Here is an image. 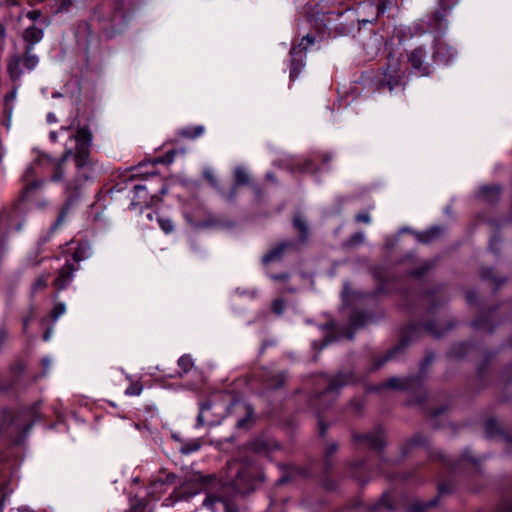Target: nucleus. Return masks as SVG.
<instances>
[{
    "label": "nucleus",
    "mask_w": 512,
    "mask_h": 512,
    "mask_svg": "<svg viewBox=\"0 0 512 512\" xmlns=\"http://www.w3.org/2000/svg\"><path fill=\"white\" fill-rule=\"evenodd\" d=\"M66 311V306L64 303H58L53 311H52V317L54 321H57L60 316H62Z\"/></svg>",
    "instance_id": "29"
},
{
    "label": "nucleus",
    "mask_w": 512,
    "mask_h": 512,
    "mask_svg": "<svg viewBox=\"0 0 512 512\" xmlns=\"http://www.w3.org/2000/svg\"><path fill=\"white\" fill-rule=\"evenodd\" d=\"M228 480L240 494H247L256 487L258 468L250 462H228Z\"/></svg>",
    "instance_id": "2"
},
{
    "label": "nucleus",
    "mask_w": 512,
    "mask_h": 512,
    "mask_svg": "<svg viewBox=\"0 0 512 512\" xmlns=\"http://www.w3.org/2000/svg\"><path fill=\"white\" fill-rule=\"evenodd\" d=\"M348 294H349L348 287L345 286L344 291L342 293V297H343L344 301H346V298L348 297Z\"/></svg>",
    "instance_id": "44"
},
{
    "label": "nucleus",
    "mask_w": 512,
    "mask_h": 512,
    "mask_svg": "<svg viewBox=\"0 0 512 512\" xmlns=\"http://www.w3.org/2000/svg\"><path fill=\"white\" fill-rule=\"evenodd\" d=\"M175 479H176V476H175L174 474H168V475L166 476L165 480H161V479L156 480V481L152 484L151 488H152V489H154V490H156V489H158V488H162V487H163L164 485H166V484H172V483H174Z\"/></svg>",
    "instance_id": "25"
},
{
    "label": "nucleus",
    "mask_w": 512,
    "mask_h": 512,
    "mask_svg": "<svg viewBox=\"0 0 512 512\" xmlns=\"http://www.w3.org/2000/svg\"><path fill=\"white\" fill-rule=\"evenodd\" d=\"M294 227L299 231L300 235L305 238L307 235V226L300 216H296L293 221Z\"/></svg>",
    "instance_id": "24"
},
{
    "label": "nucleus",
    "mask_w": 512,
    "mask_h": 512,
    "mask_svg": "<svg viewBox=\"0 0 512 512\" xmlns=\"http://www.w3.org/2000/svg\"><path fill=\"white\" fill-rule=\"evenodd\" d=\"M178 365L184 373H187L192 369L193 361L190 356L184 355L179 358Z\"/></svg>",
    "instance_id": "23"
},
{
    "label": "nucleus",
    "mask_w": 512,
    "mask_h": 512,
    "mask_svg": "<svg viewBox=\"0 0 512 512\" xmlns=\"http://www.w3.org/2000/svg\"><path fill=\"white\" fill-rule=\"evenodd\" d=\"M480 194L483 198L487 199L488 201H494L500 195V187L496 185L483 186L480 189Z\"/></svg>",
    "instance_id": "16"
},
{
    "label": "nucleus",
    "mask_w": 512,
    "mask_h": 512,
    "mask_svg": "<svg viewBox=\"0 0 512 512\" xmlns=\"http://www.w3.org/2000/svg\"><path fill=\"white\" fill-rule=\"evenodd\" d=\"M143 387L139 383L131 384L125 391L128 396H138L141 394Z\"/></svg>",
    "instance_id": "27"
},
{
    "label": "nucleus",
    "mask_w": 512,
    "mask_h": 512,
    "mask_svg": "<svg viewBox=\"0 0 512 512\" xmlns=\"http://www.w3.org/2000/svg\"><path fill=\"white\" fill-rule=\"evenodd\" d=\"M270 277L273 280H287L288 279V274L271 275Z\"/></svg>",
    "instance_id": "40"
},
{
    "label": "nucleus",
    "mask_w": 512,
    "mask_h": 512,
    "mask_svg": "<svg viewBox=\"0 0 512 512\" xmlns=\"http://www.w3.org/2000/svg\"><path fill=\"white\" fill-rule=\"evenodd\" d=\"M31 47H26L25 54L23 57L18 55H14L8 62V72L13 81L19 80L24 72V69L27 71H32L36 68L39 63V58L37 55L32 53Z\"/></svg>",
    "instance_id": "3"
},
{
    "label": "nucleus",
    "mask_w": 512,
    "mask_h": 512,
    "mask_svg": "<svg viewBox=\"0 0 512 512\" xmlns=\"http://www.w3.org/2000/svg\"><path fill=\"white\" fill-rule=\"evenodd\" d=\"M159 226L165 233H169L173 230V224L169 219H158Z\"/></svg>",
    "instance_id": "30"
},
{
    "label": "nucleus",
    "mask_w": 512,
    "mask_h": 512,
    "mask_svg": "<svg viewBox=\"0 0 512 512\" xmlns=\"http://www.w3.org/2000/svg\"><path fill=\"white\" fill-rule=\"evenodd\" d=\"M73 2V0H63V4L61 9L66 8L68 5H70Z\"/></svg>",
    "instance_id": "45"
},
{
    "label": "nucleus",
    "mask_w": 512,
    "mask_h": 512,
    "mask_svg": "<svg viewBox=\"0 0 512 512\" xmlns=\"http://www.w3.org/2000/svg\"><path fill=\"white\" fill-rule=\"evenodd\" d=\"M176 441H179L181 446L179 448V451L181 454H184V455H188V454H191L193 452H196L198 451L201 446H202V441L201 439L197 438V439H192V440H189V441H184V440H181L179 437H177L176 435H173L172 436Z\"/></svg>",
    "instance_id": "10"
},
{
    "label": "nucleus",
    "mask_w": 512,
    "mask_h": 512,
    "mask_svg": "<svg viewBox=\"0 0 512 512\" xmlns=\"http://www.w3.org/2000/svg\"><path fill=\"white\" fill-rule=\"evenodd\" d=\"M211 409V404L206 402L203 403L200 407V413L197 417V427L204 424V413Z\"/></svg>",
    "instance_id": "28"
},
{
    "label": "nucleus",
    "mask_w": 512,
    "mask_h": 512,
    "mask_svg": "<svg viewBox=\"0 0 512 512\" xmlns=\"http://www.w3.org/2000/svg\"><path fill=\"white\" fill-rule=\"evenodd\" d=\"M300 169L305 172L314 171L313 165L310 161H306Z\"/></svg>",
    "instance_id": "38"
},
{
    "label": "nucleus",
    "mask_w": 512,
    "mask_h": 512,
    "mask_svg": "<svg viewBox=\"0 0 512 512\" xmlns=\"http://www.w3.org/2000/svg\"><path fill=\"white\" fill-rule=\"evenodd\" d=\"M313 44H314V39L312 37H310L309 35H307L301 39V41L299 43V47H300V49L306 51L308 49V47Z\"/></svg>",
    "instance_id": "31"
},
{
    "label": "nucleus",
    "mask_w": 512,
    "mask_h": 512,
    "mask_svg": "<svg viewBox=\"0 0 512 512\" xmlns=\"http://www.w3.org/2000/svg\"><path fill=\"white\" fill-rule=\"evenodd\" d=\"M497 512H512V501H503L500 503Z\"/></svg>",
    "instance_id": "33"
},
{
    "label": "nucleus",
    "mask_w": 512,
    "mask_h": 512,
    "mask_svg": "<svg viewBox=\"0 0 512 512\" xmlns=\"http://www.w3.org/2000/svg\"><path fill=\"white\" fill-rule=\"evenodd\" d=\"M266 178H267L268 180H273V175H272L271 173H267V174H266Z\"/></svg>",
    "instance_id": "51"
},
{
    "label": "nucleus",
    "mask_w": 512,
    "mask_h": 512,
    "mask_svg": "<svg viewBox=\"0 0 512 512\" xmlns=\"http://www.w3.org/2000/svg\"><path fill=\"white\" fill-rule=\"evenodd\" d=\"M212 503H213V499L210 497L206 498L204 501L205 506H210V505H212Z\"/></svg>",
    "instance_id": "48"
},
{
    "label": "nucleus",
    "mask_w": 512,
    "mask_h": 512,
    "mask_svg": "<svg viewBox=\"0 0 512 512\" xmlns=\"http://www.w3.org/2000/svg\"><path fill=\"white\" fill-rule=\"evenodd\" d=\"M425 51L422 47L414 49L408 56L413 71L419 76H425L429 73V66L425 62Z\"/></svg>",
    "instance_id": "5"
},
{
    "label": "nucleus",
    "mask_w": 512,
    "mask_h": 512,
    "mask_svg": "<svg viewBox=\"0 0 512 512\" xmlns=\"http://www.w3.org/2000/svg\"><path fill=\"white\" fill-rule=\"evenodd\" d=\"M49 137H50L52 142H56L57 141V137H58V133L55 132V131H52V132H50Z\"/></svg>",
    "instance_id": "43"
},
{
    "label": "nucleus",
    "mask_w": 512,
    "mask_h": 512,
    "mask_svg": "<svg viewBox=\"0 0 512 512\" xmlns=\"http://www.w3.org/2000/svg\"><path fill=\"white\" fill-rule=\"evenodd\" d=\"M456 55L453 47L449 46L442 38H435L433 58L440 63L448 64Z\"/></svg>",
    "instance_id": "6"
},
{
    "label": "nucleus",
    "mask_w": 512,
    "mask_h": 512,
    "mask_svg": "<svg viewBox=\"0 0 512 512\" xmlns=\"http://www.w3.org/2000/svg\"><path fill=\"white\" fill-rule=\"evenodd\" d=\"M23 38L28 43L27 47L33 49V46L43 38V31L34 25L30 26L24 31Z\"/></svg>",
    "instance_id": "11"
},
{
    "label": "nucleus",
    "mask_w": 512,
    "mask_h": 512,
    "mask_svg": "<svg viewBox=\"0 0 512 512\" xmlns=\"http://www.w3.org/2000/svg\"><path fill=\"white\" fill-rule=\"evenodd\" d=\"M76 270L72 263H66L64 267L59 271L57 278L54 281V286L58 290H62L68 286L73 280V273Z\"/></svg>",
    "instance_id": "8"
},
{
    "label": "nucleus",
    "mask_w": 512,
    "mask_h": 512,
    "mask_svg": "<svg viewBox=\"0 0 512 512\" xmlns=\"http://www.w3.org/2000/svg\"><path fill=\"white\" fill-rule=\"evenodd\" d=\"M290 53L292 55V61H291V67H290V78L293 80L298 77L303 64L300 63V61L296 59L297 54L300 53V51H298L296 47H293L291 49Z\"/></svg>",
    "instance_id": "15"
},
{
    "label": "nucleus",
    "mask_w": 512,
    "mask_h": 512,
    "mask_svg": "<svg viewBox=\"0 0 512 512\" xmlns=\"http://www.w3.org/2000/svg\"><path fill=\"white\" fill-rule=\"evenodd\" d=\"M146 192V186L144 185H135L134 186V200L132 202V204H141L142 202L140 201L141 199H144L145 197L142 195Z\"/></svg>",
    "instance_id": "26"
},
{
    "label": "nucleus",
    "mask_w": 512,
    "mask_h": 512,
    "mask_svg": "<svg viewBox=\"0 0 512 512\" xmlns=\"http://www.w3.org/2000/svg\"><path fill=\"white\" fill-rule=\"evenodd\" d=\"M0 222L5 224L9 230H20L21 225L18 223V216L4 212L0 216Z\"/></svg>",
    "instance_id": "14"
},
{
    "label": "nucleus",
    "mask_w": 512,
    "mask_h": 512,
    "mask_svg": "<svg viewBox=\"0 0 512 512\" xmlns=\"http://www.w3.org/2000/svg\"><path fill=\"white\" fill-rule=\"evenodd\" d=\"M328 343H329V341H325V342L322 344V347L326 346Z\"/></svg>",
    "instance_id": "56"
},
{
    "label": "nucleus",
    "mask_w": 512,
    "mask_h": 512,
    "mask_svg": "<svg viewBox=\"0 0 512 512\" xmlns=\"http://www.w3.org/2000/svg\"><path fill=\"white\" fill-rule=\"evenodd\" d=\"M235 181L237 184H246L249 181L247 171L242 167H237L234 171Z\"/></svg>",
    "instance_id": "21"
},
{
    "label": "nucleus",
    "mask_w": 512,
    "mask_h": 512,
    "mask_svg": "<svg viewBox=\"0 0 512 512\" xmlns=\"http://www.w3.org/2000/svg\"><path fill=\"white\" fill-rule=\"evenodd\" d=\"M147 218H148L149 220H153V215H152V213H148V214H147Z\"/></svg>",
    "instance_id": "53"
},
{
    "label": "nucleus",
    "mask_w": 512,
    "mask_h": 512,
    "mask_svg": "<svg viewBox=\"0 0 512 512\" xmlns=\"http://www.w3.org/2000/svg\"><path fill=\"white\" fill-rule=\"evenodd\" d=\"M68 131H69V129H68V128H64V127H62V128L60 129V132H68Z\"/></svg>",
    "instance_id": "54"
},
{
    "label": "nucleus",
    "mask_w": 512,
    "mask_h": 512,
    "mask_svg": "<svg viewBox=\"0 0 512 512\" xmlns=\"http://www.w3.org/2000/svg\"><path fill=\"white\" fill-rule=\"evenodd\" d=\"M50 337H51V331H50V330H48V331H46V332L44 333L43 338H44V340H45V341H48V340L50 339Z\"/></svg>",
    "instance_id": "47"
},
{
    "label": "nucleus",
    "mask_w": 512,
    "mask_h": 512,
    "mask_svg": "<svg viewBox=\"0 0 512 512\" xmlns=\"http://www.w3.org/2000/svg\"><path fill=\"white\" fill-rule=\"evenodd\" d=\"M204 176L213 184L215 182V179L213 177L212 171L206 170L204 172Z\"/></svg>",
    "instance_id": "41"
},
{
    "label": "nucleus",
    "mask_w": 512,
    "mask_h": 512,
    "mask_svg": "<svg viewBox=\"0 0 512 512\" xmlns=\"http://www.w3.org/2000/svg\"><path fill=\"white\" fill-rule=\"evenodd\" d=\"M385 501H386V496L384 495L383 498L381 499V505H383V506L386 505Z\"/></svg>",
    "instance_id": "52"
},
{
    "label": "nucleus",
    "mask_w": 512,
    "mask_h": 512,
    "mask_svg": "<svg viewBox=\"0 0 512 512\" xmlns=\"http://www.w3.org/2000/svg\"><path fill=\"white\" fill-rule=\"evenodd\" d=\"M228 411L230 414H245L244 417L237 419V428L245 429L249 426V423L251 422L253 415V410L249 405L245 404L242 401L236 400L230 405Z\"/></svg>",
    "instance_id": "4"
},
{
    "label": "nucleus",
    "mask_w": 512,
    "mask_h": 512,
    "mask_svg": "<svg viewBox=\"0 0 512 512\" xmlns=\"http://www.w3.org/2000/svg\"><path fill=\"white\" fill-rule=\"evenodd\" d=\"M90 143V133L84 128H80L76 131V133L69 135V142L66 143L65 153L62 159L57 164L51 176V180L53 182H58L63 179L64 172L62 169V165L64 161L72 155L75 156L76 166H82L88 155Z\"/></svg>",
    "instance_id": "1"
},
{
    "label": "nucleus",
    "mask_w": 512,
    "mask_h": 512,
    "mask_svg": "<svg viewBox=\"0 0 512 512\" xmlns=\"http://www.w3.org/2000/svg\"><path fill=\"white\" fill-rule=\"evenodd\" d=\"M47 121L49 123H55L57 121L56 115L54 113H48Z\"/></svg>",
    "instance_id": "42"
},
{
    "label": "nucleus",
    "mask_w": 512,
    "mask_h": 512,
    "mask_svg": "<svg viewBox=\"0 0 512 512\" xmlns=\"http://www.w3.org/2000/svg\"><path fill=\"white\" fill-rule=\"evenodd\" d=\"M288 247L287 243L280 244L276 248L269 251L265 256H263L262 261L263 264H268L273 261H277L281 258L283 251Z\"/></svg>",
    "instance_id": "13"
},
{
    "label": "nucleus",
    "mask_w": 512,
    "mask_h": 512,
    "mask_svg": "<svg viewBox=\"0 0 512 512\" xmlns=\"http://www.w3.org/2000/svg\"><path fill=\"white\" fill-rule=\"evenodd\" d=\"M364 323V319L363 317L361 316L359 320H356L355 318H352L351 319V324L354 326V327H358L360 325H362Z\"/></svg>",
    "instance_id": "39"
},
{
    "label": "nucleus",
    "mask_w": 512,
    "mask_h": 512,
    "mask_svg": "<svg viewBox=\"0 0 512 512\" xmlns=\"http://www.w3.org/2000/svg\"><path fill=\"white\" fill-rule=\"evenodd\" d=\"M356 220L358 222L369 223L370 222V216L368 214H359V215L356 216Z\"/></svg>",
    "instance_id": "36"
},
{
    "label": "nucleus",
    "mask_w": 512,
    "mask_h": 512,
    "mask_svg": "<svg viewBox=\"0 0 512 512\" xmlns=\"http://www.w3.org/2000/svg\"><path fill=\"white\" fill-rule=\"evenodd\" d=\"M66 193L70 194V185L66 187Z\"/></svg>",
    "instance_id": "55"
},
{
    "label": "nucleus",
    "mask_w": 512,
    "mask_h": 512,
    "mask_svg": "<svg viewBox=\"0 0 512 512\" xmlns=\"http://www.w3.org/2000/svg\"><path fill=\"white\" fill-rule=\"evenodd\" d=\"M91 254V249L89 244L80 243L73 254V260L75 262H80L82 260L87 259Z\"/></svg>",
    "instance_id": "17"
},
{
    "label": "nucleus",
    "mask_w": 512,
    "mask_h": 512,
    "mask_svg": "<svg viewBox=\"0 0 512 512\" xmlns=\"http://www.w3.org/2000/svg\"><path fill=\"white\" fill-rule=\"evenodd\" d=\"M176 493H177V495H179L180 497H185V498H187V499H188V498H190V497H192V496L196 495L198 492H197V491H194V492H191V493H189L188 495H186V493H185V492L183 491V489L181 488V489L177 490V491H176Z\"/></svg>",
    "instance_id": "37"
},
{
    "label": "nucleus",
    "mask_w": 512,
    "mask_h": 512,
    "mask_svg": "<svg viewBox=\"0 0 512 512\" xmlns=\"http://www.w3.org/2000/svg\"><path fill=\"white\" fill-rule=\"evenodd\" d=\"M441 233V229L439 227H432L428 231L418 234V240L424 243H428L433 240L435 237L439 236Z\"/></svg>",
    "instance_id": "18"
},
{
    "label": "nucleus",
    "mask_w": 512,
    "mask_h": 512,
    "mask_svg": "<svg viewBox=\"0 0 512 512\" xmlns=\"http://www.w3.org/2000/svg\"><path fill=\"white\" fill-rule=\"evenodd\" d=\"M36 14H37V13L34 11V12H30L28 15H29V17H30L31 19H33V18L36 16Z\"/></svg>",
    "instance_id": "50"
},
{
    "label": "nucleus",
    "mask_w": 512,
    "mask_h": 512,
    "mask_svg": "<svg viewBox=\"0 0 512 512\" xmlns=\"http://www.w3.org/2000/svg\"><path fill=\"white\" fill-rule=\"evenodd\" d=\"M403 78V72L398 67V63L395 62L393 64H389L385 73H384V81L386 85L389 87V90L392 91L395 86H397Z\"/></svg>",
    "instance_id": "7"
},
{
    "label": "nucleus",
    "mask_w": 512,
    "mask_h": 512,
    "mask_svg": "<svg viewBox=\"0 0 512 512\" xmlns=\"http://www.w3.org/2000/svg\"><path fill=\"white\" fill-rule=\"evenodd\" d=\"M403 386V381L398 378H391L387 381V387L392 389L402 388Z\"/></svg>",
    "instance_id": "32"
},
{
    "label": "nucleus",
    "mask_w": 512,
    "mask_h": 512,
    "mask_svg": "<svg viewBox=\"0 0 512 512\" xmlns=\"http://www.w3.org/2000/svg\"><path fill=\"white\" fill-rule=\"evenodd\" d=\"M34 176V168L32 166L28 167L23 175L24 188L22 192V198L24 200L30 197V194L33 190L41 187L42 181H33L32 178Z\"/></svg>",
    "instance_id": "9"
},
{
    "label": "nucleus",
    "mask_w": 512,
    "mask_h": 512,
    "mask_svg": "<svg viewBox=\"0 0 512 512\" xmlns=\"http://www.w3.org/2000/svg\"><path fill=\"white\" fill-rule=\"evenodd\" d=\"M204 133V127L202 125L196 126L194 128H186L182 130L181 134L185 137L195 138Z\"/></svg>",
    "instance_id": "22"
},
{
    "label": "nucleus",
    "mask_w": 512,
    "mask_h": 512,
    "mask_svg": "<svg viewBox=\"0 0 512 512\" xmlns=\"http://www.w3.org/2000/svg\"><path fill=\"white\" fill-rule=\"evenodd\" d=\"M161 193L162 194H165L166 193V190L164 188L161 189Z\"/></svg>",
    "instance_id": "57"
},
{
    "label": "nucleus",
    "mask_w": 512,
    "mask_h": 512,
    "mask_svg": "<svg viewBox=\"0 0 512 512\" xmlns=\"http://www.w3.org/2000/svg\"><path fill=\"white\" fill-rule=\"evenodd\" d=\"M47 286V278L41 277L37 279V281L33 285V291H37L39 289H43Z\"/></svg>",
    "instance_id": "35"
},
{
    "label": "nucleus",
    "mask_w": 512,
    "mask_h": 512,
    "mask_svg": "<svg viewBox=\"0 0 512 512\" xmlns=\"http://www.w3.org/2000/svg\"><path fill=\"white\" fill-rule=\"evenodd\" d=\"M348 382V378L341 374L329 384V386L325 390V393L337 391L341 386L347 384Z\"/></svg>",
    "instance_id": "19"
},
{
    "label": "nucleus",
    "mask_w": 512,
    "mask_h": 512,
    "mask_svg": "<svg viewBox=\"0 0 512 512\" xmlns=\"http://www.w3.org/2000/svg\"><path fill=\"white\" fill-rule=\"evenodd\" d=\"M272 309L275 313L281 314L284 309V302L281 299H277L272 304Z\"/></svg>",
    "instance_id": "34"
},
{
    "label": "nucleus",
    "mask_w": 512,
    "mask_h": 512,
    "mask_svg": "<svg viewBox=\"0 0 512 512\" xmlns=\"http://www.w3.org/2000/svg\"><path fill=\"white\" fill-rule=\"evenodd\" d=\"M359 440L366 442L370 447L374 449H379L384 444V439L381 433H373L363 435L359 438Z\"/></svg>",
    "instance_id": "12"
},
{
    "label": "nucleus",
    "mask_w": 512,
    "mask_h": 512,
    "mask_svg": "<svg viewBox=\"0 0 512 512\" xmlns=\"http://www.w3.org/2000/svg\"><path fill=\"white\" fill-rule=\"evenodd\" d=\"M72 201H73L72 195H69V198H68L66 204L64 205L62 211L60 212L56 222L53 224L52 229H56L58 226H60L63 223V221L65 220L66 214L70 208V205L72 204Z\"/></svg>",
    "instance_id": "20"
},
{
    "label": "nucleus",
    "mask_w": 512,
    "mask_h": 512,
    "mask_svg": "<svg viewBox=\"0 0 512 512\" xmlns=\"http://www.w3.org/2000/svg\"><path fill=\"white\" fill-rule=\"evenodd\" d=\"M5 37V30L3 26L0 24V41L3 40Z\"/></svg>",
    "instance_id": "46"
},
{
    "label": "nucleus",
    "mask_w": 512,
    "mask_h": 512,
    "mask_svg": "<svg viewBox=\"0 0 512 512\" xmlns=\"http://www.w3.org/2000/svg\"><path fill=\"white\" fill-rule=\"evenodd\" d=\"M18 512H34V511L27 507H20V508H18Z\"/></svg>",
    "instance_id": "49"
}]
</instances>
